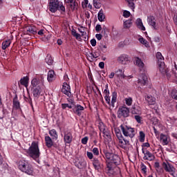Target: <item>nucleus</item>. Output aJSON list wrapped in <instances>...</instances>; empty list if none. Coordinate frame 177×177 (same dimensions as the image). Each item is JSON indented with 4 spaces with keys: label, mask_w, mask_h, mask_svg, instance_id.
Wrapping results in <instances>:
<instances>
[{
    "label": "nucleus",
    "mask_w": 177,
    "mask_h": 177,
    "mask_svg": "<svg viewBox=\"0 0 177 177\" xmlns=\"http://www.w3.org/2000/svg\"><path fill=\"white\" fill-rule=\"evenodd\" d=\"M95 38H97L98 41H100L102 38H103V35H102V34H96Z\"/></svg>",
    "instance_id": "63"
},
{
    "label": "nucleus",
    "mask_w": 177,
    "mask_h": 177,
    "mask_svg": "<svg viewBox=\"0 0 177 177\" xmlns=\"http://www.w3.org/2000/svg\"><path fill=\"white\" fill-rule=\"evenodd\" d=\"M136 24L138 28H139V30H141V31H146V28L145 27V26H143V22L142 21V19L140 18L137 19Z\"/></svg>",
    "instance_id": "27"
},
{
    "label": "nucleus",
    "mask_w": 177,
    "mask_h": 177,
    "mask_svg": "<svg viewBox=\"0 0 177 177\" xmlns=\"http://www.w3.org/2000/svg\"><path fill=\"white\" fill-rule=\"evenodd\" d=\"M124 136L131 138L135 137L136 132H135V129L131 127L130 126H127L126 124H121L120 127Z\"/></svg>",
    "instance_id": "5"
},
{
    "label": "nucleus",
    "mask_w": 177,
    "mask_h": 177,
    "mask_svg": "<svg viewBox=\"0 0 177 177\" xmlns=\"http://www.w3.org/2000/svg\"><path fill=\"white\" fill-rule=\"evenodd\" d=\"M145 139H146V134H145V132L140 131V136H139V140L141 143H143L145 142Z\"/></svg>",
    "instance_id": "43"
},
{
    "label": "nucleus",
    "mask_w": 177,
    "mask_h": 177,
    "mask_svg": "<svg viewBox=\"0 0 177 177\" xmlns=\"http://www.w3.org/2000/svg\"><path fill=\"white\" fill-rule=\"evenodd\" d=\"M103 93H104V96L110 95V90H109V84H106L105 85V89L104 90Z\"/></svg>",
    "instance_id": "46"
},
{
    "label": "nucleus",
    "mask_w": 177,
    "mask_h": 177,
    "mask_svg": "<svg viewBox=\"0 0 177 177\" xmlns=\"http://www.w3.org/2000/svg\"><path fill=\"white\" fill-rule=\"evenodd\" d=\"M47 80L48 82H52V81L55 80V71L53 70H50L48 71Z\"/></svg>",
    "instance_id": "34"
},
{
    "label": "nucleus",
    "mask_w": 177,
    "mask_h": 177,
    "mask_svg": "<svg viewBox=\"0 0 177 177\" xmlns=\"http://www.w3.org/2000/svg\"><path fill=\"white\" fill-rule=\"evenodd\" d=\"M129 117V109L121 106L118 110V118H128Z\"/></svg>",
    "instance_id": "7"
},
{
    "label": "nucleus",
    "mask_w": 177,
    "mask_h": 177,
    "mask_svg": "<svg viewBox=\"0 0 177 177\" xmlns=\"http://www.w3.org/2000/svg\"><path fill=\"white\" fill-rule=\"evenodd\" d=\"M156 172H158L159 175H162V174H164V169L162 167H159L158 169H156Z\"/></svg>",
    "instance_id": "56"
},
{
    "label": "nucleus",
    "mask_w": 177,
    "mask_h": 177,
    "mask_svg": "<svg viewBox=\"0 0 177 177\" xmlns=\"http://www.w3.org/2000/svg\"><path fill=\"white\" fill-rule=\"evenodd\" d=\"M105 157L107 160H110L111 161V158H113V156H114V153L105 151L104 152Z\"/></svg>",
    "instance_id": "45"
},
{
    "label": "nucleus",
    "mask_w": 177,
    "mask_h": 177,
    "mask_svg": "<svg viewBox=\"0 0 177 177\" xmlns=\"http://www.w3.org/2000/svg\"><path fill=\"white\" fill-rule=\"evenodd\" d=\"M140 169L142 171L143 174H147V167L145 165V163L143 162L140 163Z\"/></svg>",
    "instance_id": "48"
},
{
    "label": "nucleus",
    "mask_w": 177,
    "mask_h": 177,
    "mask_svg": "<svg viewBox=\"0 0 177 177\" xmlns=\"http://www.w3.org/2000/svg\"><path fill=\"white\" fill-rule=\"evenodd\" d=\"M95 31L97 32H100V31H102V25L97 24L96 26H95Z\"/></svg>",
    "instance_id": "58"
},
{
    "label": "nucleus",
    "mask_w": 177,
    "mask_h": 177,
    "mask_svg": "<svg viewBox=\"0 0 177 177\" xmlns=\"http://www.w3.org/2000/svg\"><path fill=\"white\" fill-rule=\"evenodd\" d=\"M88 137H84L82 139V145H86V143H88Z\"/></svg>",
    "instance_id": "60"
},
{
    "label": "nucleus",
    "mask_w": 177,
    "mask_h": 177,
    "mask_svg": "<svg viewBox=\"0 0 177 177\" xmlns=\"http://www.w3.org/2000/svg\"><path fill=\"white\" fill-rule=\"evenodd\" d=\"M92 162H93V167H94L95 171H100V169L103 168V164L100 162V160H99L98 158H93Z\"/></svg>",
    "instance_id": "17"
},
{
    "label": "nucleus",
    "mask_w": 177,
    "mask_h": 177,
    "mask_svg": "<svg viewBox=\"0 0 177 177\" xmlns=\"http://www.w3.org/2000/svg\"><path fill=\"white\" fill-rule=\"evenodd\" d=\"M70 109L71 111L73 113V109H74V105L71 104H62V110H66V109Z\"/></svg>",
    "instance_id": "40"
},
{
    "label": "nucleus",
    "mask_w": 177,
    "mask_h": 177,
    "mask_svg": "<svg viewBox=\"0 0 177 177\" xmlns=\"http://www.w3.org/2000/svg\"><path fill=\"white\" fill-rule=\"evenodd\" d=\"M171 96L172 99L177 100V90L176 89H174L171 91Z\"/></svg>",
    "instance_id": "49"
},
{
    "label": "nucleus",
    "mask_w": 177,
    "mask_h": 177,
    "mask_svg": "<svg viewBox=\"0 0 177 177\" xmlns=\"http://www.w3.org/2000/svg\"><path fill=\"white\" fill-rule=\"evenodd\" d=\"M132 26V19H129L126 21L124 22V28H131V26Z\"/></svg>",
    "instance_id": "41"
},
{
    "label": "nucleus",
    "mask_w": 177,
    "mask_h": 177,
    "mask_svg": "<svg viewBox=\"0 0 177 177\" xmlns=\"http://www.w3.org/2000/svg\"><path fill=\"white\" fill-rule=\"evenodd\" d=\"M75 165L79 169H84V168H85V167H86V161H85V160L81 158L80 160H78V161H76L75 162Z\"/></svg>",
    "instance_id": "19"
},
{
    "label": "nucleus",
    "mask_w": 177,
    "mask_h": 177,
    "mask_svg": "<svg viewBox=\"0 0 177 177\" xmlns=\"http://www.w3.org/2000/svg\"><path fill=\"white\" fill-rule=\"evenodd\" d=\"M45 142H46V146L48 149H50V147L53 146V140H52L51 138L49 137V136H45Z\"/></svg>",
    "instance_id": "29"
},
{
    "label": "nucleus",
    "mask_w": 177,
    "mask_h": 177,
    "mask_svg": "<svg viewBox=\"0 0 177 177\" xmlns=\"http://www.w3.org/2000/svg\"><path fill=\"white\" fill-rule=\"evenodd\" d=\"M156 59L158 60V67L159 71L162 74V75H166L167 80L171 78V73H169V69L167 66H165V63L164 62V57L160 52H158L156 53Z\"/></svg>",
    "instance_id": "1"
},
{
    "label": "nucleus",
    "mask_w": 177,
    "mask_h": 177,
    "mask_svg": "<svg viewBox=\"0 0 177 177\" xmlns=\"http://www.w3.org/2000/svg\"><path fill=\"white\" fill-rule=\"evenodd\" d=\"M48 10H50L51 13H56L57 10L66 12V7H64V6H63V3H60L59 0H50Z\"/></svg>",
    "instance_id": "3"
},
{
    "label": "nucleus",
    "mask_w": 177,
    "mask_h": 177,
    "mask_svg": "<svg viewBox=\"0 0 177 177\" xmlns=\"http://www.w3.org/2000/svg\"><path fill=\"white\" fill-rule=\"evenodd\" d=\"M49 135H50V136L52 137V139L53 140H57L58 135H57V131H56V129H53L50 130Z\"/></svg>",
    "instance_id": "31"
},
{
    "label": "nucleus",
    "mask_w": 177,
    "mask_h": 177,
    "mask_svg": "<svg viewBox=\"0 0 177 177\" xmlns=\"http://www.w3.org/2000/svg\"><path fill=\"white\" fill-rule=\"evenodd\" d=\"M46 62L48 66H52L53 64V58L50 55H48L45 59Z\"/></svg>",
    "instance_id": "42"
},
{
    "label": "nucleus",
    "mask_w": 177,
    "mask_h": 177,
    "mask_svg": "<svg viewBox=\"0 0 177 177\" xmlns=\"http://www.w3.org/2000/svg\"><path fill=\"white\" fill-rule=\"evenodd\" d=\"M125 102H126V104L127 106H131L132 105V98L131 97H129V98H125Z\"/></svg>",
    "instance_id": "53"
},
{
    "label": "nucleus",
    "mask_w": 177,
    "mask_h": 177,
    "mask_svg": "<svg viewBox=\"0 0 177 177\" xmlns=\"http://www.w3.org/2000/svg\"><path fill=\"white\" fill-rule=\"evenodd\" d=\"M142 147L143 149V147H150V143L149 142H144L142 145Z\"/></svg>",
    "instance_id": "64"
},
{
    "label": "nucleus",
    "mask_w": 177,
    "mask_h": 177,
    "mask_svg": "<svg viewBox=\"0 0 177 177\" xmlns=\"http://www.w3.org/2000/svg\"><path fill=\"white\" fill-rule=\"evenodd\" d=\"M128 60H129L128 55L125 54L120 55L118 59V61L120 62L122 64H125V62H128Z\"/></svg>",
    "instance_id": "32"
},
{
    "label": "nucleus",
    "mask_w": 177,
    "mask_h": 177,
    "mask_svg": "<svg viewBox=\"0 0 177 177\" xmlns=\"http://www.w3.org/2000/svg\"><path fill=\"white\" fill-rule=\"evenodd\" d=\"M31 92L33 95V97L38 99L41 95L44 93L42 91V86H37V87H31Z\"/></svg>",
    "instance_id": "10"
},
{
    "label": "nucleus",
    "mask_w": 177,
    "mask_h": 177,
    "mask_svg": "<svg viewBox=\"0 0 177 177\" xmlns=\"http://www.w3.org/2000/svg\"><path fill=\"white\" fill-rule=\"evenodd\" d=\"M113 162H111V160L110 162H107L106 163V168L108 169V171H111L113 169Z\"/></svg>",
    "instance_id": "50"
},
{
    "label": "nucleus",
    "mask_w": 177,
    "mask_h": 177,
    "mask_svg": "<svg viewBox=\"0 0 177 177\" xmlns=\"http://www.w3.org/2000/svg\"><path fill=\"white\" fill-rule=\"evenodd\" d=\"M73 142V133L69 131H64V142L65 145H71Z\"/></svg>",
    "instance_id": "12"
},
{
    "label": "nucleus",
    "mask_w": 177,
    "mask_h": 177,
    "mask_svg": "<svg viewBox=\"0 0 177 177\" xmlns=\"http://www.w3.org/2000/svg\"><path fill=\"white\" fill-rule=\"evenodd\" d=\"M162 168L166 171V172H173V167L168 162H163L162 164Z\"/></svg>",
    "instance_id": "24"
},
{
    "label": "nucleus",
    "mask_w": 177,
    "mask_h": 177,
    "mask_svg": "<svg viewBox=\"0 0 177 177\" xmlns=\"http://www.w3.org/2000/svg\"><path fill=\"white\" fill-rule=\"evenodd\" d=\"M111 162H113L114 165H120L121 164V158L118 155L113 154L112 158L111 159Z\"/></svg>",
    "instance_id": "25"
},
{
    "label": "nucleus",
    "mask_w": 177,
    "mask_h": 177,
    "mask_svg": "<svg viewBox=\"0 0 177 177\" xmlns=\"http://www.w3.org/2000/svg\"><path fill=\"white\" fill-rule=\"evenodd\" d=\"M116 136L119 140L120 147L125 150V149H127V145H129V140H125L121 132L116 133Z\"/></svg>",
    "instance_id": "8"
},
{
    "label": "nucleus",
    "mask_w": 177,
    "mask_h": 177,
    "mask_svg": "<svg viewBox=\"0 0 177 177\" xmlns=\"http://www.w3.org/2000/svg\"><path fill=\"white\" fill-rule=\"evenodd\" d=\"M90 43H91V45L92 46H96V39H92L91 41H90Z\"/></svg>",
    "instance_id": "62"
},
{
    "label": "nucleus",
    "mask_w": 177,
    "mask_h": 177,
    "mask_svg": "<svg viewBox=\"0 0 177 177\" xmlns=\"http://www.w3.org/2000/svg\"><path fill=\"white\" fill-rule=\"evenodd\" d=\"M99 0H93V6L95 8V9H100L102 7V4L98 2Z\"/></svg>",
    "instance_id": "44"
},
{
    "label": "nucleus",
    "mask_w": 177,
    "mask_h": 177,
    "mask_svg": "<svg viewBox=\"0 0 177 177\" xmlns=\"http://www.w3.org/2000/svg\"><path fill=\"white\" fill-rule=\"evenodd\" d=\"M17 165L19 171L30 176H34V167L28 160H20Z\"/></svg>",
    "instance_id": "2"
},
{
    "label": "nucleus",
    "mask_w": 177,
    "mask_h": 177,
    "mask_svg": "<svg viewBox=\"0 0 177 177\" xmlns=\"http://www.w3.org/2000/svg\"><path fill=\"white\" fill-rule=\"evenodd\" d=\"M64 2L71 10L78 9V3L77 2V0H65Z\"/></svg>",
    "instance_id": "13"
},
{
    "label": "nucleus",
    "mask_w": 177,
    "mask_h": 177,
    "mask_svg": "<svg viewBox=\"0 0 177 177\" xmlns=\"http://www.w3.org/2000/svg\"><path fill=\"white\" fill-rule=\"evenodd\" d=\"M92 151L94 156H99V149H97V147H94Z\"/></svg>",
    "instance_id": "54"
},
{
    "label": "nucleus",
    "mask_w": 177,
    "mask_h": 177,
    "mask_svg": "<svg viewBox=\"0 0 177 177\" xmlns=\"http://www.w3.org/2000/svg\"><path fill=\"white\" fill-rule=\"evenodd\" d=\"M123 16L126 18H128L131 16V12L128 10H124L123 12Z\"/></svg>",
    "instance_id": "55"
},
{
    "label": "nucleus",
    "mask_w": 177,
    "mask_h": 177,
    "mask_svg": "<svg viewBox=\"0 0 177 177\" xmlns=\"http://www.w3.org/2000/svg\"><path fill=\"white\" fill-rule=\"evenodd\" d=\"M131 114H142V108H140V106H139L138 105H133L131 108Z\"/></svg>",
    "instance_id": "26"
},
{
    "label": "nucleus",
    "mask_w": 177,
    "mask_h": 177,
    "mask_svg": "<svg viewBox=\"0 0 177 177\" xmlns=\"http://www.w3.org/2000/svg\"><path fill=\"white\" fill-rule=\"evenodd\" d=\"M86 156L89 160H93V153H92V152L87 151Z\"/></svg>",
    "instance_id": "57"
},
{
    "label": "nucleus",
    "mask_w": 177,
    "mask_h": 177,
    "mask_svg": "<svg viewBox=\"0 0 177 177\" xmlns=\"http://www.w3.org/2000/svg\"><path fill=\"white\" fill-rule=\"evenodd\" d=\"M149 79L147 78V75H143L142 79H138V82L142 86H145L149 82Z\"/></svg>",
    "instance_id": "28"
},
{
    "label": "nucleus",
    "mask_w": 177,
    "mask_h": 177,
    "mask_svg": "<svg viewBox=\"0 0 177 177\" xmlns=\"http://www.w3.org/2000/svg\"><path fill=\"white\" fill-rule=\"evenodd\" d=\"M12 107L14 110H20L21 111V107H20V102H19L17 95H15V97L13 98Z\"/></svg>",
    "instance_id": "20"
},
{
    "label": "nucleus",
    "mask_w": 177,
    "mask_h": 177,
    "mask_svg": "<svg viewBox=\"0 0 177 177\" xmlns=\"http://www.w3.org/2000/svg\"><path fill=\"white\" fill-rule=\"evenodd\" d=\"M115 75L118 77V78H126L127 75H124V72L122 71V69H118V71H115Z\"/></svg>",
    "instance_id": "38"
},
{
    "label": "nucleus",
    "mask_w": 177,
    "mask_h": 177,
    "mask_svg": "<svg viewBox=\"0 0 177 177\" xmlns=\"http://www.w3.org/2000/svg\"><path fill=\"white\" fill-rule=\"evenodd\" d=\"M128 3L129 8H131L132 10L135 9V3H133L134 0H126Z\"/></svg>",
    "instance_id": "47"
},
{
    "label": "nucleus",
    "mask_w": 177,
    "mask_h": 177,
    "mask_svg": "<svg viewBox=\"0 0 177 177\" xmlns=\"http://www.w3.org/2000/svg\"><path fill=\"white\" fill-rule=\"evenodd\" d=\"M28 81H30V77L25 76L20 80V84L27 88V86H28Z\"/></svg>",
    "instance_id": "30"
},
{
    "label": "nucleus",
    "mask_w": 177,
    "mask_h": 177,
    "mask_svg": "<svg viewBox=\"0 0 177 177\" xmlns=\"http://www.w3.org/2000/svg\"><path fill=\"white\" fill-rule=\"evenodd\" d=\"M69 104H72V106H75V102H74V100L71 99V98H68L67 99Z\"/></svg>",
    "instance_id": "59"
},
{
    "label": "nucleus",
    "mask_w": 177,
    "mask_h": 177,
    "mask_svg": "<svg viewBox=\"0 0 177 177\" xmlns=\"http://www.w3.org/2000/svg\"><path fill=\"white\" fill-rule=\"evenodd\" d=\"M153 129L156 136H160V131H158L155 127H153Z\"/></svg>",
    "instance_id": "61"
},
{
    "label": "nucleus",
    "mask_w": 177,
    "mask_h": 177,
    "mask_svg": "<svg viewBox=\"0 0 177 177\" xmlns=\"http://www.w3.org/2000/svg\"><path fill=\"white\" fill-rule=\"evenodd\" d=\"M24 32L26 35H31V34L35 35V34H37V28L33 26H25L24 28Z\"/></svg>",
    "instance_id": "14"
},
{
    "label": "nucleus",
    "mask_w": 177,
    "mask_h": 177,
    "mask_svg": "<svg viewBox=\"0 0 177 177\" xmlns=\"http://www.w3.org/2000/svg\"><path fill=\"white\" fill-rule=\"evenodd\" d=\"M62 92L64 95H66L68 97L71 96V88L70 85L67 84V82H64L62 86Z\"/></svg>",
    "instance_id": "15"
},
{
    "label": "nucleus",
    "mask_w": 177,
    "mask_h": 177,
    "mask_svg": "<svg viewBox=\"0 0 177 177\" xmlns=\"http://www.w3.org/2000/svg\"><path fill=\"white\" fill-rule=\"evenodd\" d=\"M134 118L136 120V121L138 123V124H142V117H140V115H136L134 116Z\"/></svg>",
    "instance_id": "51"
},
{
    "label": "nucleus",
    "mask_w": 177,
    "mask_h": 177,
    "mask_svg": "<svg viewBox=\"0 0 177 177\" xmlns=\"http://www.w3.org/2000/svg\"><path fill=\"white\" fill-rule=\"evenodd\" d=\"M38 86H44V81L39 78H33L31 81L30 88H37Z\"/></svg>",
    "instance_id": "16"
},
{
    "label": "nucleus",
    "mask_w": 177,
    "mask_h": 177,
    "mask_svg": "<svg viewBox=\"0 0 177 177\" xmlns=\"http://www.w3.org/2000/svg\"><path fill=\"white\" fill-rule=\"evenodd\" d=\"M139 42H140V44H142V45H145V46L146 48H149L150 46V45L149 44V41H147V40H146L145 38L140 37L138 39Z\"/></svg>",
    "instance_id": "39"
},
{
    "label": "nucleus",
    "mask_w": 177,
    "mask_h": 177,
    "mask_svg": "<svg viewBox=\"0 0 177 177\" xmlns=\"http://www.w3.org/2000/svg\"><path fill=\"white\" fill-rule=\"evenodd\" d=\"M135 64H136V66H138V67H141V68H143L145 67V64L143 63L142 59H140V58L138 57L135 58Z\"/></svg>",
    "instance_id": "36"
},
{
    "label": "nucleus",
    "mask_w": 177,
    "mask_h": 177,
    "mask_svg": "<svg viewBox=\"0 0 177 177\" xmlns=\"http://www.w3.org/2000/svg\"><path fill=\"white\" fill-rule=\"evenodd\" d=\"M112 98L111 100L110 95H104V97L105 99V102L109 104V106H111V107L114 108L115 104L117 102V91H113L112 93Z\"/></svg>",
    "instance_id": "6"
},
{
    "label": "nucleus",
    "mask_w": 177,
    "mask_h": 177,
    "mask_svg": "<svg viewBox=\"0 0 177 177\" xmlns=\"http://www.w3.org/2000/svg\"><path fill=\"white\" fill-rule=\"evenodd\" d=\"M145 100L147 102L149 106H154V104H156V97L151 96V95H145Z\"/></svg>",
    "instance_id": "22"
},
{
    "label": "nucleus",
    "mask_w": 177,
    "mask_h": 177,
    "mask_svg": "<svg viewBox=\"0 0 177 177\" xmlns=\"http://www.w3.org/2000/svg\"><path fill=\"white\" fill-rule=\"evenodd\" d=\"M84 110H85V108L82 106L80 104H75L73 108V114H75L78 117H81L82 115V113H84Z\"/></svg>",
    "instance_id": "11"
},
{
    "label": "nucleus",
    "mask_w": 177,
    "mask_h": 177,
    "mask_svg": "<svg viewBox=\"0 0 177 177\" xmlns=\"http://www.w3.org/2000/svg\"><path fill=\"white\" fill-rule=\"evenodd\" d=\"M142 153L144 154L143 160L147 161H154L156 160V156L151 152H150L147 149H142Z\"/></svg>",
    "instance_id": "9"
},
{
    "label": "nucleus",
    "mask_w": 177,
    "mask_h": 177,
    "mask_svg": "<svg viewBox=\"0 0 177 177\" xmlns=\"http://www.w3.org/2000/svg\"><path fill=\"white\" fill-rule=\"evenodd\" d=\"M90 55L92 57H93V59H97V57L100 56V52H95V53H90Z\"/></svg>",
    "instance_id": "52"
},
{
    "label": "nucleus",
    "mask_w": 177,
    "mask_h": 177,
    "mask_svg": "<svg viewBox=\"0 0 177 177\" xmlns=\"http://www.w3.org/2000/svg\"><path fill=\"white\" fill-rule=\"evenodd\" d=\"M98 127L100 132H102L104 136H106V138H109V136H110V133H109V131L106 129V126L104 125V124L100 123Z\"/></svg>",
    "instance_id": "21"
},
{
    "label": "nucleus",
    "mask_w": 177,
    "mask_h": 177,
    "mask_svg": "<svg viewBox=\"0 0 177 177\" xmlns=\"http://www.w3.org/2000/svg\"><path fill=\"white\" fill-rule=\"evenodd\" d=\"M160 142H162V146L168 145V144L169 143V142L168 141V136L164 133H160Z\"/></svg>",
    "instance_id": "23"
},
{
    "label": "nucleus",
    "mask_w": 177,
    "mask_h": 177,
    "mask_svg": "<svg viewBox=\"0 0 177 177\" xmlns=\"http://www.w3.org/2000/svg\"><path fill=\"white\" fill-rule=\"evenodd\" d=\"M147 23L149 26H151L153 27V30H157V28L156 26V17L153 15H150L149 17H147Z\"/></svg>",
    "instance_id": "18"
},
{
    "label": "nucleus",
    "mask_w": 177,
    "mask_h": 177,
    "mask_svg": "<svg viewBox=\"0 0 177 177\" xmlns=\"http://www.w3.org/2000/svg\"><path fill=\"white\" fill-rule=\"evenodd\" d=\"M10 44H12V41L10 39L3 41L1 46L3 50H5L7 48H9V46H10Z\"/></svg>",
    "instance_id": "35"
},
{
    "label": "nucleus",
    "mask_w": 177,
    "mask_h": 177,
    "mask_svg": "<svg viewBox=\"0 0 177 177\" xmlns=\"http://www.w3.org/2000/svg\"><path fill=\"white\" fill-rule=\"evenodd\" d=\"M28 97H24V99L26 103H28L32 107V109L34 110V105L32 104V98H31V96L30 95V93H28Z\"/></svg>",
    "instance_id": "33"
},
{
    "label": "nucleus",
    "mask_w": 177,
    "mask_h": 177,
    "mask_svg": "<svg viewBox=\"0 0 177 177\" xmlns=\"http://www.w3.org/2000/svg\"><path fill=\"white\" fill-rule=\"evenodd\" d=\"M27 153L28 154L29 157H31V158H33V160L39 158L41 152H39V147H38V142L33 141L31 144V146L28 148Z\"/></svg>",
    "instance_id": "4"
},
{
    "label": "nucleus",
    "mask_w": 177,
    "mask_h": 177,
    "mask_svg": "<svg viewBox=\"0 0 177 177\" xmlns=\"http://www.w3.org/2000/svg\"><path fill=\"white\" fill-rule=\"evenodd\" d=\"M97 17H98V20L99 21H104V19H105V17H104V13L103 12V9H101L98 14H97Z\"/></svg>",
    "instance_id": "37"
}]
</instances>
